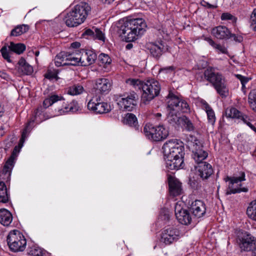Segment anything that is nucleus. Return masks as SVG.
I'll use <instances>...</instances> for the list:
<instances>
[{"instance_id": "12", "label": "nucleus", "mask_w": 256, "mask_h": 256, "mask_svg": "<svg viewBox=\"0 0 256 256\" xmlns=\"http://www.w3.org/2000/svg\"><path fill=\"white\" fill-rule=\"evenodd\" d=\"M180 237V230L174 227L164 229L161 234L160 241L166 245L176 242Z\"/></svg>"}, {"instance_id": "1", "label": "nucleus", "mask_w": 256, "mask_h": 256, "mask_svg": "<svg viewBox=\"0 0 256 256\" xmlns=\"http://www.w3.org/2000/svg\"><path fill=\"white\" fill-rule=\"evenodd\" d=\"M63 98L60 96L52 95L49 98L44 100L42 102V106H38L34 112V117H32L26 128L23 130L22 136L20 140L18 146H16L10 157L5 162L2 169L1 171L0 176L2 178L8 182L10 180V176L12 170L14 166L15 162L20 148L22 147L26 139L28 136V128L31 122H36L40 124L43 120L47 119L48 117H46L44 112V110L52 106L53 104L61 100Z\"/></svg>"}, {"instance_id": "19", "label": "nucleus", "mask_w": 256, "mask_h": 256, "mask_svg": "<svg viewBox=\"0 0 256 256\" xmlns=\"http://www.w3.org/2000/svg\"><path fill=\"white\" fill-rule=\"evenodd\" d=\"M94 88L100 94H106L109 92L112 86L110 80L106 78L96 80Z\"/></svg>"}, {"instance_id": "11", "label": "nucleus", "mask_w": 256, "mask_h": 256, "mask_svg": "<svg viewBox=\"0 0 256 256\" xmlns=\"http://www.w3.org/2000/svg\"><path fill=\"white\" fill-rule=\"evenodd\" d=\"M87 106L89 110L96 114H103L111 110L110 106L102 102L99 96L92 98L88 102Z\"/></svg>"}, {"instance_id": "49", "label": "nucleus", "mask_w": 256, "mask_h": 256, "mask_svg": "<svg viewBox=\"0 0 256 256\" xmlns=\"http://www.w3.org/2000/svg\"><path fill=\"white\" fill-rule=\"evenodd\" d=\"M221 19L223 20H230L233 22H236V18L231 14L228 12L223 13L221 16Z\"/></svg>"}, {"instance_id": "14", "label": "nucleus", "mask_w": 256, "mask_h": 256, "mask_svg": "<svg viewBox=\"0 0 256 256\" xmlns=\"http://www.w3.org/2000/svg\"><path fill=\"white\" fill-rule=\"evenodd\" d=\"M80 6L76 4L74 8L64 18V21L68 27H74L80 24Z\"/></svg>"}, {"instance_id": "6", "label": "nucleus", "mask_w": 256, "mask_h": 256, "mask_svg": "<svg viewBox=\"0 0 256 256\" xmlns=\"http://www.w3.org/2000/svg\"><path fill=\"white\" fill-rule=\"evenodd\" d=\"M160 85L157 80L154 79L148 80L142 85L143 93L142 100L145 104L159 94L160 90Z\"/></svg>"}, {"instance_id": "40", "label": "nucleus", "mask_w": 256, "mask_h": 256, "mask_svg": "<svg viewBox=\"0 0 256 256\" xmlns=\"http://www.w3.org/2000/svg\"><path fill=\"white\" fill-rule=\"evenodd\" d=\"M28 254L32 256H44L45 252L38 246H32L29 248Z\"/></svg>"}, {"instance_id": "57", "label": "nucleus", "mask_w": 256, "mask_h": 256, "mask_svg": "<svg viewBox=\"0 0 256 256\" xmlns=\"http://www.w3.org/2000/svg\"><path fill=\"white\" fill-rule=\"evenodd\" d=\"M100 2L103 4H112L115 0H100Z\"/></svg>"}, {"instance_id": "30", "label": "nucleus", "mask_w": 256, "mask_h": 256, "mask_svg": "<svg viewBox=\"0 0 256 256\" xmlns=\"http://www.w3.org/2000/svg\"><path fill=\"white\" fill-rule=\"evenodd\" d=\"M12 214L6 209L0 210V223L4 226H8L12 222Z\"/></svg>"}, {"instance_id": "39", "label": "nucleus", "mask_w": 256, "mask_h": 256, "mask_svg": "<svg viewBox=\"0 0 256 256\" xmlns=\"http://www.w3.org/2000/svg\"><path fill=\"white\" fill-rule=\"evenodd\" d=\"M226 116L232 118H240L242 112L234 108H228L226 110Z\"/></svg>"}, {"instance_id": "9", "label": "nucleus", "mask_w": 256, "mask_h": 256, "mask_svg": "<svg viewBox=\"0 0 256 256\" xmlns=\"http://www.w3.org/2000/svg\"><path fill=\"white\" fill-rule=\"evenodd\" d=\"M168 98L167 108L168 110H172L178 114L190 112V107L187 102L175 96L172 92H170Z\"/></svg>"}, {"instance_id": "42", "label": "nucleus", "mask_w": 256, "mask_h": 256, "mask_svg": "<svg viewBox=\"0 0 256 256\" xmlns=\"http://www.w3.org/2000/svg\"><path fill=\"white\" fill-rule=\"evenodd\" d=\"M248 22L250 28L254 30H256V8H254L250 16Z\"/></svg>"}, {"instance_id": "18", "label": "nucleus", "mask_w": 256, "mask_h": 256, "mask_svg": "<svg viewBox=\"0 0 256 256\" xmlns=\"http://www.w3.org/2000/svg\"><path fill=\"white\" fill-rule=\"evenodd\" d=\"M195 168L196 170V174L203 180H207L214 173L212 166L206 162H200Z\"/></svg>"}, {"instance_id": "22", "label": "nucleus", "mask_w": 256, "mask_h": 256, "mask_svg": "<svg viewBox=\"0 0 256 256\" xmlns=\"http://www.w3.org/2000/svg\"><path fill=\"white\" fill-rule=\"evenodd\" d=\"M212 34L218 40H227L230 38V32L225 26H219L214 28L211 32Z\"/></svg>"}, {"instance_id": "52", "label": "nucleus", "mask_w": 256, "mask_h": 256, "mask_svg": "<svg viewBox=\"0 0 256 256\" xmlns=\"http://www.w3.org/2000/svg\"><path fill=\"white\" fill-rule=\"evenodd\" d=\"M230 38H233L234 40L238 42H241L243 40V37L240 35H236L235 34H232L230 33Z\"/></svg>"}, {"instance_id": "23", "label": "nucleus", "mask_w": 256, "mask_h": 256, "mask_svg": "<svg viewBox=\"0 0 256 256\" xmlns=\"http://www.w3.org/2000/svg\"><path fill=\"white\" fill-rule=\"evenodd\" d=\"M168 182L170 195L176 196L182 193V183L178 180L170 176L168 178Z\"/></svg>"}, {"instance_id": "60", "label": "nucleus", "mask_w": 256, "mask_h": 256, "mask_svg": "<svg viewBox=\"0 0 256 256\" xmlns=\"http://www.w3.org/2000/svg\"><path fill=\"white\" fill-rule=\"evenodd\" d=\"M133 46V45L132 44H126V50H130Z\"/></svg>"}, {"instance_id": "29", "label": "nucleus", "mask_w": 256, "mask_h": 256, "mask_svg": "<svg viewBox=\"0 0 256 256\" xmlns=\"http://www.w3.org/2000/svg\"><path fill=\"white\" fill-rule=\"evenodd\" d=\"M168 112L167 116V121L172 126L176 127L180 126V124L181 122L182 116H178V113L172 111L170 110H168Z\"/></svg>"}, {"instance_id": "34", "label": "nucleus", "mask_w": 256, "mask_h": 256, "mask_svg": "<svg viewBox=\"0 0 256 256\" xmlns=\"http://www.w3.org/2000/svg\"><path fill=\"white\" fill-rule=\"evenodd\" d=\"M180 126L184 127L186 130L188 132L192 131L194 130V125L191 120L185 116H182Z\"/></svg>"}, {"instance_id": "31", "label": "nucleus", "mask_w": 256, "mask_h": 256, "mask_svg": "<svg viewBox=\"0 0 256 256\" xmlns=\"http://www.w3.org/2000/svg\"><path fill=\"white\" fill-rule=\"evenodd\" d=\"M124 123L130 126L134 127L136 130H138L139 126L137 118L133 114L128 113L125 116Z\"/></svg>"}, {"instance_id": "17", "label": "nucleus", "mask_w": 256, "mask_h": 256, "mask_svg": "<svg viewBox=\"0 0 256 256\" xmlns=\"http://www.w3.org/2000/svg\"><path fill=\"white\" fill-rule=\"evenodd\" d=\"M81 38L98 40L104 42L105 40L104 34L99 28L94 27L92 28V30L89 28H84L81 35Z\"/></svg>"}, {"instance_id": "45", "label": "nucleus", "mask_w": 256, "mask_h": 256, "mask_svg": "<svg viewBox=\"0 0 256 256\" xmlns=\"http://www.w3.org/2000/svg\"><path fill=\"white\" fill-rule=\"evenodd\" d=\"M0 52L4 59L6 60L9 62H11L9 52L6 46H3L0 50Z\"/></svg>"}, {"instance_id": "16", "label": "nucleus", "mask_w": 256, "mask_h": 256, "mask_svg": "<svg viewBox=\"0 0 256 256\" xmlns=\"http://www.w3.org/2000/svg\"><path fill=\"white\" fill-rule=\"evenodd\" d=\"M174 212L176 218L180 223L188 225L191 222L192 217L190 212L188 210L183 208L180 204H176Z\"/></svg>"}, {"instance_id": "43", "label": "nucleus", "mask_w": 256, "mask_h": 256, "mask_svg": "<svg viewBox=\"0 0 256 256\" xmlns=\"http://www.w3.org/2000/svg\"><path fill=\"white\" fill-rule=\"evenodd\" d=\"M126 83L134 86H138V88H142V85L144 82L138 79H128L126 80Z\"/></svg>"}, {"instance_id": "53", "label": "nucleus", "mask_w": 256, "mask_h": 256, "mask_svg": "<svg viewBox=\"0 0 256 256\" xmlns=\"http://www.w3.org/2000/svg\"><path fill=\"white\" fill-rule=\"evenodd\" d=\"M174 70V66H168L166 67H164L160 68L161 71H164L166 72H172Z\"/></svg>"}, {"instance_id": "55", "label": "nucleus", "mask_w": 256, "mask_h": 256, "mask_svg": "<svg viewBox=\"0 0 256 256\" xmlns=\"http://www.w3.org/2000/svg\"><path fill=\"white\" fill-rule=\"evenodd\" d=\"M4 112V106L0 102V117L2 116Z\"/></svg>"}, {"instance_id": "37", "label": "nucleus", "mask_w": 256, "mask_h": 256, "mask_svg": "<svg viewBox=\"0 0 256 256\" xmlns=\"http://www.w3.org/2000/svg\"><path fill=\"white\" fill-rule=\"evenodd\" d=\"M246 214L250 219L256 221V200L250 203L247 208Z\"/></svg>"}, {"instance_id": "38", "label": "nucleus", "mask_w": 256, "mask_h": 256, "mask_svg": "<svg viewBox=\"0 0 256 256\" xmlns=\"http://www.w3.org/2000/svg\"><path fill=\"white\" fill-rule=\"evenodd\" d=\"M248 102L250 108L256 112V90H252L248 94Z\"/></svg>"}, {"instance_id": "58", "label": "nucleus", "mask_w": 256, "mask_h": 256, "mask_svg": "<svg viewBox=\"0 0 256 256\" xmlns=\"http://www.w3.org/2000/svg\"><path fill=\"white\" fill-rule=\"evenodd\" d=\"M0 76L4 79H6L8 78V74L4 72L0 71Z\"/></svg>"}, {"instance_id": "5", "label": "nucleus", "mask_w": 256, "mask_h": 256, "mask_svg": "<svg viewBox=\"0 0 256 256\" xmlns=\"http://www.w3.org/2000/svg\"><path fill=\"white\" fill-rule=\"evenodd\" d=\"M245 178L246 174L244 172H240L238 175L226 176L224 180L226 182H229V184L226 194L229 195L242 192H248V188L247 187H242V184H241L242 182L246 180Z\"/></svg>"}, {"instance_id": "46", "label": "nucleus", "mask_w": 256, "mask_h": 256, "mask_svg": "<svg viewBox=\"0 0 256 256\" xmlns=\"http://www.w3.org/2000/svg\"><path fill=\"white\" fill-rule=\"evenodd\" d=\"M212 47L216 49L218 52L222 53V54H227L228 50L226 48L220 44H218L216 43H214V44L212 46Z\"/></svg>"}, {"instance_id": "10", "label": "nucleus", "mask_w": 256, "mask_h": 256, "mask_svg": "<svg viewBox=\"0 0 256 256\" xmlns=\"http://www.w3.org/2000/svg\"><path fill=\"white\" fill-rule=\"evenodd\" d=\"M138 96L134 92L125 93L117 97L116 100L120 110L132 111L136 104Z\"/></svg>"}, {"instance_id": "7", "label": "nucleus", "mask_w": 256, "mask_h": 256, "mask_svg": "<svg viewBox=\"0 0 256 256\" xmlns=\"http://www.w3.org/2000/svg\"><path fill=\"white\" fill-rule=\"evenodd\" d=\"M8 245L12 252H22L24 250L26 240L24 236L18 230H13L7 236Z\"/></svg>"}, {"instance_id": "33", "label": "nucleus", "mask_w": 256, "mask_h": 256, "mask_svg": "<svg viewBox=\"0 0 256 256\" xmlns=\"http://www.w3.org/2000/svg\"><path fill=\"white\" fill-rule=\"evenodd\" d=\"M30 29L27 24H20L16 26L10 32V36H18L26 32Z\"/></svg>"}, {"instance_id": "51", "label": "nucleus", "mask_w": 256, "mask_h": 256, "mask_svg": "<svg viewBox=\"0 0 256 256\" xmlns=\"http://www.w3.org/2000/svg\"><path fill=\"white\" fill-rule=\"evenodd\" d=\"M235 76L238 80L240 81L242 84V88H245V84L248 82L249 79L246 77L238 74H235Z\"/></svg>"}, {"instance_id": "25", "label": "nucleus", "mask_w": 256, "mask_h": 256, "mask_svg": "<svg viewBox=\"0 0 256 256\" xmlns=\"http://www.w3.org/2000/svg\"><path fill=\"white\" fill-rule=\"evenodd\" d=\"M112 60L108 54L102 53L98 57V64L104 72H108L111 68Z\"/></svg>"}, {"instance_id": "3", "label": "nucleus", "mask_w": 256, "mask_h": 256, "mask_svg": "<svg viewBox=\"0 0 256 256\" xmlns=\"http://www.w3.org/2000/svg\"><path fill=\"white\" fill-rule=\"evenodd\" d=\"M146 26L142 18L132 19L124 22L120 28V34L127 42L134 41L136 37L142 34Z\"/></svg>"}, {"instance_id": "15", "label": "nucleus", "mask_w": 256, "mask_h": 256, "mask_svg": "<svg viewBox=\"0 0 256 256\" xmlns=\"http://www.w3.org/2000/svg\"><path fill=\"white\" fill-rule=\"evenodd\" d=\"M240 246L244 251H252V256L256 254V238L250 234H246L240 240Z\"/></svg>"}, {"instance_id": "13", "label": "nucleus", "mask_w": 256, "mask_h": 256, "mask_svg": "<svg viewBox=\"0 0 256 256\" xmlns=\"http://www.w3.org/2000/svg\"><path fill=\"white\" fill-rule=\"evenodd\" d=\"M192 157L198 165L200 162H204L208 156V153L204 150L202 146L198 140H195L192 146Z\"/></svg>"}, {"instance_id": "24", "label": "nucleus", "mask_w": 256, "mask_h": 256, "mask_svg": "<svg viewBox=\"0 0 256 256\" xmlns=\"http://www.w3.org/2000/svg\"><path fill=\"white\" fill-rule=\"evenodd\" d=\"M18 72L20 76L30 75L34 71L33 68L26 60L22 58L18 62Z\"/></svg>"}, {"instance_id": "47", "label": "nucleus", "mask_w": 256, "mask_h": 256, "mask_svg": "<svg viewBox=\"0 0 256 256\" xmlns=\"http://www.w3.org/2000/svg\"><path fill=\"white\" fill-rule=\"evenodd\" d=\"M240 119L242 120V121L254 131L255 130L256 128L249 122L250 119L247 116L243 114L242 113V116H240Z\"/></svg>"}, {"instance_id": "36", "label": "nucleus", "mask_w": 256, "mask_h": 256, "mask_svg": "<svg viewBox=\"0 0 256 256\" xmlns=\"http://www.w3.org/2000/svg\"><path fill=\"white\" fill-rule=\"evenodd\" d=\"M91 12V7L86 2H81V24L83 23Z\"/></svg>"}, {"instance_id": "41", "label": "nucleus", "mask_w": 256, "mask_h": 256, "mask_svg": "<svg viewBox=\"0 0 256 256\" xmlns=\"http://www.w3.org/2000/svg\"><path fill=\"white\" fill-rule=\"evenodd\" d=\"M78 110V107L77 106H74V104H68V106L66 104L65 106L62 108L58 109V113L57 114H62L64 113L67 112H76Z\"/></svg>"}, {"instance_id": "63", "label": "nucleus", "mask_w": 256, "mask_h": 256, "mask_svg": "<svg viewBox=\"0 0 256 256\" xmlns=\"http://www.w3.org/2000/svg\"><path fill=\"white\" fill-rule=\"evenodd\" d=\"M40 52L38 51H36L35 52L36 56H38L39 55Z\"/></svg>"}, {"instance_id": "56", "label": "nucleus", "mask_w": 256, "mask_h": 256, "mask_svg": "<svg viewBox=\"0 0 256 256\" xmlns=\"http://www.w3.org/2000/svg\"><path fill=\"white\" fill-rule=\"evenodd\" d=\"M71 48H78L80 47V43L78 42H74L71 44Z\"/></svg>"}, {"instance_id": "48", "label": "nucleus", "mask_w": 256, "mask_h": 256, "mask_svg": "<svg viewBox=\"0 0 256 256\" xmlns=\"http://www.w3.org/2000/svg\"><path fill=\"white\" fill-rule=\"evenodd\" d=\"M44 76L45 78L52 80L54 79H57V74L50 70H48L44 74Z\"/></svg>"}, {"instance_id": "59", "label": "nucleus", "mask_w": 256, "mask_h": 256, "mask_svg": "<svg viewBox=\"0 0 256 256\" xmlns=\"http://www.w3.org/2000/svg\"><path fill=\"white\" fill-rule=\"evenodd\" d=\"M207 6L209 8H216V6H215L214 5L211 4H210L207 3L206 4Z\"/></svg>"}, {"instance_id": "61", "label": "nucleus", "mask_w": 256, "mask_h": 256, "mask_svg": "<svg viewBox=\"0 0 256 256\" xmlns=\"http://www.w3.org/2000/svg\"><path fill=\"white\" fill-rule=\"evenodd\" d=\"M4 134V131L3 128H0V136H2Z\"/></svg>"}, {"instance_id": "26", "label": "nucleus", "mask_w": 256, "mask_h": 256, "mask_svg": "<svg viewBox=\"0 0 256 256\" xmlns=\"http://www.w3.org/2000/svg\"><path fill=\"white\" fill-rule=\"evenodd\" d=\"M72 54L66 52H61L58 54L54 58L55 64L56 66H66L68 60L71 58Z\"/></svg>"}, {"instance_id": "54", "label": "nucleus", "mask_w": 256, "mask_h": 256, "mask_svg": "<svg viewBox=\"0 0 256 256\" xmlns=\"http://www.w3.org/2000/svg\"><path fill=\"white\" fill-rule=\"evenodd\" d=\"M204 40L206 41L211 46L214 44L215 42L212 40L210 37H205Z\"/></svg>"}, {"instance_id": "35", "label": "nucleus", "mask_w": 256, "mask_h": 256, "mask_svg": "<svg viewBox=\"0 0 256 256\" xmlns=\"http://www.w3.org/2000/svg\"><path fill=\"white\" fill-rule=\"evenodd\" d=\"M26 48V46L23 44H14L13 42H10L8 46L10 50L18 54H22L25 50Z\"/></svg>"}, {"instance_id": "64", "label": "nucleus", "mask_w": 256, "mask_h": 256, "mask_svg": "<svg viewBox=\"0 0 256 256\" xmlns=\"http://www.w3.org/2000/svg\"><path fill=\"white\" fill-rule=\"evenodd\" d=\"M80 90H81V93H82V91L84 90L83 87L81 86Z\"/></svg>"}, {"instance_id": "32", "label": "nucleus", "mask_w": 256, "mask_h": 256, "mask_svg": "<svg viewBox=\"0 0 256 256\" xmlns=\"http://www.w3.org/2000/svg\"><path fill=\"white\" fill-rule=\"evenodd\" d=\"M10 200V194L8 193V188L6 184L4 182H0V202L6 203Z\"/></svg>"}, {"instance_id": "20", "label": "nucleus", "mask_w": 256, "mask_h": 256, "mask_svg": "<svg viewBox=\"0 0 256 256\" xmlns=\"http://www.w3.org/2000/svg\"><path fill=\"white\" fill-rule=\"evenodd\" d=\"M190 210L195 217L200 218L205 214L206 206L203 201L196 200L192 202Z\"/></svg>"}, {"instance_id": "62", "label": "nucleus", "mask_w": 256, "mask_h": 256, "mask_svg": "<svg viewBox=\"0 0 256 256\" xmlns=\"http://www.w3.org/2000/svg\"><path fill=\"white\" fill-rule=\"evenodd\" d=\"M155 116L156 118H160L162 116V114L158 112L155 114Z\"/></svg>"}, {"instance_id": "44", "label": "nucleus", "mask_w": 256, "mask_h": 256, "mask_svg": "<svg viewBox=\"0 0 256 256\" xmlns=\"http://www.w3.org/2000/svg\"><path fill=\"white\" fill-rule=\"evenodd\" d=\"M79 86H73L68 88L67 90V94L71 96L78 95L80 94Z\"/></svg>"}, {"instance_id": "4", "label": "nucleus", "mask_w": 256, "mask_h": 256, "mask_svg": "<svg viewBox=\"0 0 256 256\" xmlns=\"http://www.w3.org/2000/svg\"><path fill=\"white\" fill-rule=\"evenodd\" d=\"M203 75L204 79L212 84L222 97L227 96L228 89L225 78L215 68L208 66L204 70Z\"/></svg>"}, {"instance_id": "27", "label": "nucleus", "mask_w": 256, "mask_h": 256, "mask_svg": "<svg viewBox=\"0 0 256 256\" xmlns=\"http://www.w3.org/2000/svg\"><path fill=\"white\" fill-rule=\"evenodd\" d=\"M148 49L151 55L156 58H158L164 52V45L162 43L150 44L148 46Z\"/></svg>"}, {"instance_id": "21", "label": "nucleus", "mask_w": 256, "mask_h": 256, "mask_svg": "<svg viewBox=\"0 0 256 256\" xmlns=\"http://www.w3.org/2000/svg\"><path fill=\"white\" fill-rule=\"evenodd\" d=\"M96 54L92 50L81 49V66H88L94 62Z\"/></svg>"}, {"instance_id": "2", "label": "nucleus", "mask_w": 256, "mask_h": 256, "mask_svg": "<svg viewBox=\"0 0 256 256\" xmlns=\"http://www.w3.org/2000/svg\"><path fill=\"white\" fill-rule=\"evenodd\" d=\"M166 167L170 170H178L184 166V148L178 139L166 141L162 146Z\"/></svg>"}, {"instance_id": "28", "label": "nucleus", "mask_w": 256, "mask_h": 256, "mask_svg": "<svg viewBox=\"0 0 256 256\" xmlns=\"http://www.w3.org/2000/svg\"><path fill=\"white\" fill-rule=\"evenodd\" d=\"M202 108L206 111L208 122L211 125H214L216 122V116L215 113L212 108V107L208 104L205 100H202L201 102Z\"/></svg>"}, {"instance_id": "8", "label": "nucleus", "mask_w": 256, "mask_h": 256, "mask_svg": "<svg viewBox=\"0 0 256 256\" xmlns=\"http://www.w3.org/2000/svg\"><path fill=\"white\" fill-rule=\"evenodd\" d=\"M144 132L145 136L149 140L159 142L166 139L168 136V131L163 125L154 126L151 124H146Z\"/></svg>"}, {"instance_id": "50", "label": "nucleus", "mask_w": 256, "mask_h": 256, "mask_svg": "<svg viewBox=\"0 0 256 256\" xmlns=\"http://www.w3.org/2000/svg\"><path fill=\"white\" fill-rule=\"evenodd\" d=\"M80 62V59L74 57V53H72L71 58L68 60L67 65L77 66L78 65Z\"/></svg>"}]
</instances>
